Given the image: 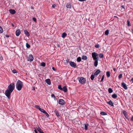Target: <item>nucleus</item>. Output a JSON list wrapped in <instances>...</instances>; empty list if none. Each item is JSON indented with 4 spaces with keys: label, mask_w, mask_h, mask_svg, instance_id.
I'll use <instances>...</instances> for the list:
<instances>
[{
    "label": "nucleus",
    "mask_w": 133,
    "mask_h": 133,
    "mask_svg": "<svg viewBox=\"0 0 133 133\" xmlns=\"http://www.w3.org/2000/svg\"><path fill=\"white\" fill-rule=\"evenodd\" d=\"M98 54L96 52H94L92 54V56L93 60L99 59L98 57Z\"/></svg>",
    "instance_id": "nucleus-4"
},
{
    "label": "nucleus",
    "mask_w": 133,
    "mask_h": 133,
    "mask_svg": "<svg viewBox=\"0 0 133 133\" xmlns=\"http://www.w3.org/2000/svg\"><path fill=\"white\" fill-rule=\"evenodd\" d=\"M82 59L86 60L87 59V57L86 56L83 55L82 57Z\"/></svg>",
    "instance_id": "nucleus-22"
},
{
    "label": "nucleus",
    "mask_w": 133,
    "mask_h": 133,
    "mask_svg": "<svg viewBox=\"0 0 133 133\" xmlns=\"http://www.w3.org/2000/svg\"><path fill=\"white\" fill-rule=\"evenodd\" d=\"M100 76H99L98 77V79H100Z\"/></svg>",
    "instance_id": "nucleus-55"
},
{
    "label": "nucleus",
    "mask_w": 133,
    "mask_h": 133,
    "mask_svg": "<svg viewBox=\"0 0 133 133\" xmlns=\"http://www.w3.org/2000/svg\"><path fill=\"white\" fill-rule=\"evenodd\" d=\"M34 59L33 57L31 54L29 55V56L27 58L28 60L29 61L31 62Z\"/></svg>",
    "instance_id": "nucleus-6"
},
{
    "label": "nucleus",
    "mask_w": 133,
    "mask_h": 133,
    "mask_svg": "<svg viewBox=\"0 0 133 133\" xmlns=\"http://www.w3.org/2000/svg\"><path fill=\"white\" fill-rule=\"evenodd\" d=\"M107 103L109 105H111L112 106L114 107V105L112 101L111 100H110V101L107 102Z\"/></svg>",
    "instance_id": "nucleus-16"
},
{
    "label": "nucleus",
    "mask_w": 133,
    "mask_h": 133,
    "mask_svg": "<svg viewBox=\"0 0 133 133\" xmlns=\"http://www.w3.org/2000/svg\"><path fill=\"white\" fill-rule=\"evenodd\" d=\"M51 97L52 98H55V95L54 94H52L51 95Z\"/></svg>",
    "instance_id": "nucleus-45"
},
{
    "label": "nucleus",
    "mask_w": 133,
    "mask_h": 133,
    "mask_svg": "<svg viewBox=\"0 0 133 133\" xmlns=\"http://www.w3.org/2000/svg\"><path fill=\"white\" fill-rule=\"evenodd\" d=\"M94 76H95L94 75H91V76L90 77V78H91V80L92 81H93L94 79L95 78Z\"/></svg>",
    "instance_id": "nucleus-28"
},
{
    "label": "nucleus",
    "mask_w": 133,
    "mask_h": 133,
    "mask_svg": "<svg viewBox=\"0 0 133 133\" xmlns=\"http://www.w3.org/2000/svg\"><path fill=\"white\" fill-rule=\"evenodd\" d=\"M95 62H94V64L95 66L96 67L98 64V61L99 60V59L94 60Z\"/></svg>",
    "instance_id": "nucleus-17"
},
{
    "label": "nucleus",
    "mask_w": 133,
    "mask_h": 133,
    "mask_svg": "<svg viewBox=\"0 0 133 133\" xmlns=\"http://www.w3.org/2000/svg\"><path fill=\"white\" fill-rule=\"evenodd\" d=\"M52 6L53 8H54L56 6V5L55 4H54L52 5Z\"/></svg>",
    "instance_id": "nucleus-46"
},
{
    "label": "nucleus",
    "mask_w": 133,
    "mask_h": 133,
    "mask_svg": "<svg viewBox=\"0 0 133 133\" xmlns=\"http://www.w3.org/2000/svg\"><path fill=\"white\" fill-rule=\"evenodd\" d=\"M12 25L13 27H14V24H12Z\"/></svg>",
    "instance_id": "nucleus-60"
},
{
    "label": "nucleus",
    "mask_w": 133,
    "mask_h": 133,
    "mask_svg": "<svg viewBox=\"0 0 133 133\" xmlns=\"http://www.w3.org/2000/svg\"><path fill=\"white\" fill-rule=\"evenodd\" d=\"M44 114H45V115L47 116V117H48L49 116V115L46 111L44 113Z\"/></svg>",
    "instance_id": "nucleus-41"
},
{
    "label": "nucleus",
    "mask_w": 133,
    "mask_h": 133,
    "mask_svg": "<svg viewBox=\"0 0 133 133\" xmlns=\"http://www.w3.org/2000/svg\"><path fill=\"white\" fill-rule=\"evenodd\" d=\"M52 69L54 71H55L56 70L55 69L54 67H52Z\"/></svg>",
    "instance_id": "nucleus-49"
},
{
    "label": "nucleus",
    "mask_w": 133,
    "mask_h": 133,
    "mask_svg": "<svg viewBox=\"0 0 133 133\" xmlns=\"http://www.w3.org/2000/svg\"><path fill=\"white\" fill-rule=\"evenodd\" d=\"M26 46L27 48H29L30 47V46L28 43H26Z\"/></svg>",
    "instance_id": "nucleus-37"
},
{
    "label": "nucleus",
    "mask_w": 133,
    "mask_h": 133,
    "mask_svg": "<svg viewBox=\"0 0 133 133\" xmlns=\"http://www.w3.org/2000/svg\"><path fill=\"white\" fill-rule=\"evenodd\" d=\"M131 81L132 82H133V78H132L131 80Z\"/></svg>",
    "instance_id": "nucleus-56"
},
{
    "label": "nucleus",
    "mask_w": 133,
    "mask_h": 133,
    "mask_svg": "<svg viewBox=\"0 0 133 133\" xmlns=\"http://www.w3.org/2000/svg\"><path fill=\"white\" fill-rule=\"evenodd\" d=\"M121 7H122V8H123V9H125V7H124V5H122L121 6Z\"/></svg>",
    "instance_id": "nucleus-51"
},
{
    "label": "nucleus",
    "mask_w": 133,
    "mask_h": 133,
    "mask_svg": "<svg viewBox=\"0 0 133 133\" xmlns=\"http://www.w3.org/2000/svg\"><path fill=\"white\" fill-rule=\"evenodd\" d=\"M131 121H133V116H132L131 117Z\"/></svg>",
    "instance_id": "nucleus-50"
},
{
    "label": "nucleus",
    "mask_w": 133,
    "mask_h": 133,
    "mask_svg": "<svg viewBox=\"0 0 133 133\" xmlns=\"http://www.w3.org/2000/svg\"><path fill=\"white\" fill-rule=\"evenodd\" d=\"M100 72L101 71L99 70H97L94 73V75L95 76H97Z\"/></svg>",
    "instance_id": "nucleus-15"
},
{
    "label": "nucleus",
    "mask_w": 133,
    "mask_h": 133,
    "mask_svg": "<svg viewBox=\"0 0 133 133\" xmlns=\"http://www.w3.org/2000/svg\"><path fill=\"white\" fill-rule=\"evenodd\" d=\"M104 78V75H103L102 76V78H101V81L100 82H102Z\"/></svg>",
    "instance_id": "nucleus-43"
},
{
    "label": "nucleus",
    "mask_w": 133,
    "mask_h": 133,
    "mask_svg": "<svg viewBox=\"0 0 133 133\" xmlns=\"http://www.w3.org/2000/svg\"><path fill=\"white\" fill-rule=\"evenodd\" d=\"M39 110L41 112H42L44 113H45V112L46 111L44 109L41 108V109H40Z\"/></svg>",
    "instance_id": "nucleus-31"
},
{
    "label": "nucleus",
    "mask_w": 133,
    "mask_h": 133,
    "mask_svg": "<svg viewBox=\"0 0 133 133\" xmlns=\"http://www.w3.org/2000/svg\"><path fill=\"white\" fill-rule=\"evenodd\" d=\"M67 36V34L65 32H64L62 33V37L63 38H64L65 37Z\"/></svg>",
    "instance_id": "nucleus-20"
},
{
    "label": "nucleus",
    "mask_w": 133,
    "mask_h": 133,
    "mask_svg": "<svg viewBox=\"0 0 133 133\" xmlns=\"http://www.w3.org/2000/svg\"><path fill=\"white\" fill-rule=\"evenodd\" d=\"M95 47L97 48H98L99 47V45L98 44H97L95 45Z\"/></svg>",
    "instance_id": "nucleus-38"
},
{
    "label": "nucleus",
    "mask_w": 133,
    "mask_h": 133,
    "mask_svg": "<svg viewBox=\"0 0 133 133\" xmlns=\"http://www.w3.org/2000/svg\"><path fill=\"white\" fill-rule=\"evenodd\" d=\"M109 33V31L108 30H107L105 31V35H108Z\"/></svg>",
    "instance_id": "nucleus-32"
},
{
    "label": "nucleus",
    "mask_w": 133,
    "mask_h": 133,
    "mask_svg": "<svg viewBox=\"0 0 133 133\" xmlns=\"http://www.w3.org/2000/svg\"><path fill=\"white\" fill-rule=\"evenodd\" d=\"M34 131H35V132L36 133H38V132H37V130L36 129H35V130H34Z\"/></svg>",
    "instance_id": "nucleus-48"
},
{
    "label": "nucleus",
    "mask_w": 133,
    "mask_h": 133,
    "mask_svg": "<svg viewBox=\"0 0 133 133\" xmlns=\"http://www.w3.org/2000/svg\"><path fill=\"white\" fill-rule=\"evenodd\" d=\"M132 33L133 34V30H132Z\"/></svg>",
    "instance_id": "nucleus-62"
},
{
    "label": "nucleus",
    "mask_w": 133,
    "mask_h": 133,
    "mask_svg": "<svg viewBox=\"0 0 133 133\" xmlns=\"http://www.w3.org/2000/svg\"><path fill=\"white\" fill-rule=\"evenodd\" d=\"M58 88L61 90L62 89V88L61 86V85H58Z\"/></svg>",
    "instance_id": "nucleus-40"
},
{
    "label": "nucleus",
    "mask_w": 133,
    "mask_h": 133,
    "mask_svg": "<svg viewBox=\"0 0 133 133\" xmlns=\"http://www.w3.org/2000/svg\"><path fill=\"white\" fill-rule=\"evenodd\" d=\"M100 114L103 115H107L106 113L104 112H101L100 113Z\"/></svg>",
    "instance_id": "nucleus-27"
},
{
    "label": "nucleus",
    "mask_w": 133,
    "mask_h": 133,
    "mask_svg": "<svg viewBox=\"0 0 133 133\" xmlns=\"http://www.w3.org/2000/svg\"><path fill=\"white\" fill-rule=\"evenodd\" d=\"M66 61L67 62H69V60H66Z\"/></svg>",
    "instance_id": "nucleus-61"
},
{
    "label": "nucleus",
    "mask_w": 133,
    "mask_h": 133,
    "mask_svg": "<svg viewBox=\"0 0 133 133\" xmlns=\"http://www.w3.org/2000/svg\"><path fill=\"white\" fill-rule=\"evenodd\" d=\"M35 108H36L37 109H38L39 110L40 109H41V108H40V107L38 105H35Z\"/></svg>",
    "instance_id": "nucleus-35"
},
{
    "label": "nucleus",
    "mask_w": 133,
    "mask_h": 133,
    "mask_svg": "<svg viewBox=\"0 0 133 133\" xmlns=\"http://www.w3.org/2000/svg\"><path fill=\"white\" fill-rule=\"evenodd\" d=\"M127 23L128 26H130L131 25L130 23V22L129 20H127Z\"/></svg>",
    "instance_id": "nucleus-36"
},
{
    "label": "nucleus",
    "mask_w": 133,
    "mask_h": 133,
    "mask_svg": "<svg viewBox=\"0 0 133 133\" xmlns=\"http://www.w3.org/2000/svg\"><path fill=\"white\" fill-rule=\"evenodd\" d=\"M123 114L125 117L127 119H128V114H127L126 112L125 111H123Z\"/></svg>",
    "instance_id": "nucleus-11"
},
{
    "label": "nucleus",
    "mask_w": 133,
    "mask_h": 133,
    "mask_svg": "<svg viewBox=\"0 0 133 133\" xmlns=\"http://www.w3.org/2000/svg\"><path fill=\"white\" fill-rule=\"evenodd\" d=\"M3 59V57L2 56L0 55V60H2Z\"/></svg>",
    "instance_id": "nucleus-47"
},
{
    "label": "nucleus",
    "mask_w": 133,
    "mask_h": 133,
    "mask_svg": "<svg viewBox=\"0 0 133 133\" xmlns=\"http://www.w3.org/2000/svg\"><path fill=\"white\" fill-rule=\"evenodd\" d=\"M21 33V31L20 30L18 29L16 32V34L17 36H19Z\"/></svg>",
    "instance_id": "nucleus-9"
},
{
    "label": "nucleus",
    "mask_w": 133,
    "mask_h": 133,
    "mask_svg": "<svg viewBox=\"0 0 133 133\" xmlns=\"http://www.w3.org/2000/svg\"><path fill=\"white\" fill-rule=\"evenodd\" d=\"M112 97L114 98H115L117 97V95L116 94H114L112 95Z\"/></svg>",
    "instance_id": "nucleus-24"
},
{
    "label": "nucleus",
    "mask_w": 133,
    "mask_h": 133,
    "mask_svg": "<svg viewBox=\"0 0 133 133\" xmlns=\"http://www.w3.org/2000/svg\"><path fill=\"white\" fill-rule=\"evenodd\" d=\"M78 79L79 82L82 84H84L86 83V80L85 78L83 77H78Z\"/></svg>",
    "instance_id": "nucleus-3"
},
{
    "label": "nucleus",
    "mask_w": 133,
    "mask_h": 133,
    "mask_svg": "<svg viewBox=\"0 0 133 133\" xmlns=\"http://www.w3.org/2000/svg\"><path fill=\"white\" fill-rule=\"evenodd\" d=\"M24 34L27 37H29V36L30 34L29 33L27 30H24Z\"/></svg>",
    "instance_id": "nucleus-13"
},
{
    "label": "nucleus",
    "mask_w": 133,
    "mask_h": 133,
    "mask_svg": "<svg viewBox=\"0 0 133 133\" xmlns=\"http://www.w3.org/2000/svg\"><path fill=\"white\" fill-rule=\"evenodd\" d=\"M16 87L18 91L21 90L23 86V82L20 80H18L16 84Z\"/></svg>",
    "instance_id": "nucleus-2"
},
{
    "label": "nucleus",
    "mask_w": 133,
    "mask_h": 133,
    "mask_svg": "<svg viewBox=\"0 0 133 133\" xmlns=\"http://www.w3.org/2000/svg\"><path fill=\"white\" fill-rule=\"evenodd\" d=\"M40 65L44 67L45 66V63L44 62H42Z\"/></svg>",
    "instance_id": "nucleus-29"
},
{
    "label": "nucleus",
    "mask_w": 133,
    "mask_h": 133,
    "mask_svg": "<svg viewBox=\"0 0 133 133\" xmlns=\"http://www.w3.org/2000/svg\"><path fill=\"white\" fill-rule=\"evenodd\" d=\"M32 19L35 22H36V19L35 17H33Z\"/></svg>",
    "instance_id": "nucleus-44"
},
{
    "label": "nucleus",
    "mask_w": 133,
    "mask_h": 133,
    "mask_svg": "<svg viewBox=\"0 0 133 133\" xmlns=\"http://www.w3.org/2000/svg\"><path fill=\"white\" fill-rule=\"evenodd\" d=\"M81 58L80 57H78L77 59V61L78 62H79L81 61Z\"/></svg>",
    "instance_id": "nucleus-26"
},
{
    "label": "nucleus",
    "mask_w": 133,
    "mask_h": 133,
    "mask_svg": "<svg viewBox=\"0 0 133 133\" xmlns=\"http://www.w3.org/2000/svg\"><path fill=\"white\" fill-rule=\"evenodd\" d=\"M70 65L71 66L74 68H75L76 67V64L74 62L70 61L69 62Z\"/></svg>",
    "instance_id": "nucleus-7"
},
{
    "label": "nucleus",
    "mask_w": 133,
    "mask_h": 133,
    "mask_svg": "<svg viewBox=\"0 0 133 133\" xmlns=\"http://www.w3.org/2000/svg\"><path fill=\"white\" fill-rule=\"evenodd\" d=\"M37 129L38 131L40 133H44L39 127H38Z\"/></svg>",
    "instance_id": "nucleus-23"
},
{
    "label": "nucleus",
    "mask_w": 133,
    "mask_h": 133,
    "mask_svg": "<svg viewBox=\"0 0 133 133\" xmlns=\"http://www.w3.org/2000/svg\"><path fill=\"white\" fill-rule=\"evenodd\" d=\"M3 30L1 26H0V34L2 33L3 32Z\"/></svg>",
    "instance_id": "nucleus-39"
},
{
    "label": "nucleus",
    "mask_w": 133,
    "mask_h": 133,
    "mask_svg": "<svg viewBox=\"0 0 133 133\" xmlns=\"http://www.w3.org/2000/svg\"><path fill=\"white\" fill-rule=\"evenodd\" d=\"M35 90V87H33V90Z\"/></svg>",
    "instance_id": "nucleus-58"
},
{
    "label": "nucleus",
    "mask_w": 133,
    "mask_h": 133,
    "mask_svg": "<svg viewBox=\"0 0 133 133\" xmlns=\"http://www.w3.org/2000/svg\"><path fill=\"white\" fill-rule=\"evenodd\" d=\"M114 17H116L118 19V18L117 16H115Z\"/></svg>",
    "instance_id": "nucleus-59"
},
{
    "label": "nucleus",
    "mask_w": 133,
    "mask_h": 133,
    "mask_svg": "<svg viewBox=\"0 0 133 133\" xmlns=\"http://www.w3.org/2000/svg\"><path fill=\"white\" fill-rule=\"evenodd\" d=\"M45 82L47 83L48 84L50 85L51 84L50 80L49 79H46L45 80Z\"/></svg>",
    "instance_id": "nucleus-12"
},
{
    "label": "nucleus",
    "mask_w": 133,
    "mask_h": 133,
    "mask_svg": "<svg viewBox=\"0 0 133 133\" xmlns=\"http://www.w3.org/2000/svg\"><path fill=\"white\" fill-rule=\"evenodd\" d=\"M54 112L55 113L57 117L59 116V114L58 111L56 109H55Z\"/></svg>",
    "instance_id": "nucleus-14"
},
{
    "label": "nucleus",
    "mask_w": 133,
    "mask_h": 133,
    "mask_svg": "<svg viewBox=\"0 0 133 133\" xmlns=\"http://www.w3.org/2000/svg\"><path fill=\"white\" fill-rule=\"evenodd\" d=\"M89 125L88 124H84V129L85 130H87L88 129V127Z\"/></svg>",
    "instance_id": "nucleus-21"
},
{
    "label": "nucleus",
    "mask_w": 133,
    "mask_h": 133,
    "mask_svg": "<svg viewBox=\"0 0 133 133\" xmlns=\"http://www.w3.org/2000/svg\"><path fill=\"white\" fill-rule=\"evenodd\" d=\"M123 74H120L118 76V78L119 79H120L122 77Z\"/></svg>",
    "instance_id": "nucleus-33"
},
{
    "label": "nucleus",
    "mask_w": 133,
    "mask_h": 133,
    "mask_svg": "<svg viewBox=\"0 0 133 133\" xmlns=\"http://www.w3.org/2000/svg\"><path fill=\"white\" fill-rule=\"evenodd\" d=\"M5 36L7 37H9V36L8 35H6Z\"/></svg>",
    "instance_id": "nucleus-53"
},
{
    "label": "nucleus",
    "mask_w": 133,
    "mask_h": 133,
    "mask_svg": "<svg viewBox=\"0 0 133 133\" xmlns=\"http://www.w3.org/2000/svg\"><path fill=\"white\" fill-rule=\"evenodd\" d=\"M9 11V12L12 15H14L16 13L15 10L14 9H10Z\"/></svg>",
    "instance_id": "nucleus-10"
},
{
    "label": "nucleus",
    "mask_w": 133,
    "mask_h": 133,
    "mask_svg": "<svg viewBox=\"0 0 133 133\" xmlns=\"http://www.w3.org/2000/svg\"><path fill=\"white\" fill-rule=\"evenodd\" d=\"M66 7L69 8H71V5L70 4L68 3L66 4Z\"/></svg>",
    "instance_id": "nucleus-19"
},
{
    "label": "nucleus",
    "mask_w": 133,
    "mask_h": 133,
    "mask_svg": "<svg viewBox=\"0 0 133 133\" xmlns=\"http://www.w3.org/2000/svg\"><path fill=\"white\" fill-rule=\"evenodd\" d=\"M61 90L63 91L64 92H66L67 91V89L66 86H64L62 88Z\"/></svg>",
    "instance_id": "nucleus-18"
},
{
    "label": "nucleus",
    "mask_w": 133,
    "mask_h": 133,
    "mask_svg": "<svg viewBox=\"0 0 133 133\" xmlns=\"http://www.w3.org/2000/svg\"><path fill=\"white\" fill-rule=\"evenodd\" d=\"M114 71H116V69L115 68H114L113 69Z\"/></svg>",
    "instance_id": "nucleus-54"
},
{
    "label": "nucleus",
    "mask_w": 133,
    "mask_h": 133,
    "mask_svg": "<svg viewBox=\"0 0 133 133\" xmlns=\"http://www.w3.org/2000/svg\"><path fill=\"white\" fill-rule=\"evenodd\" d=\"M57 46L58 47H60V46L59 45V44H57Z\"/></svg>",
    "instance_id": "nucleus-57"
},
{
    "label": "nucleus",
    "mask_w": 133,
    "mask_h": 133,
    "mask_svg": "<svg viewBox=\"0 0 133 133\" xmlns=\"http://www.w3.org/2000/svg\"><path fill=\"white\" fill-rule=\"evenodd\" d=\"M78 0L81 2H83V1H86L87 0Z\"/></svg>",
    "instance_id": "nucleus-52"
},
{
    "label": "nucleus",
    "mask_w": 133,
    "mask_h": 133,
    "mask_svg": "<svg viewBox=\"0 0 133 133\" xmlns=\"http://www.w3.org/2000/svg\"><path fill=\"white\" fill-rule=\"evenodd\" d=\"M122 86L125 90H127L128 89V87L127 86L126 84L124 82H122Z\"/></svg>",
    "instance_id": "nucleus-8"
},
{
    "label": "nucleus",
    "mask_w": 133,
    "mask_h": 133,
    "mask_svg": "<svg viewBox=\"0 0 133 133\" xmlns=\"http://www.w3.org/2000/svg\"><path fill=\"white\" fill-rule=\"evenodd\" d=\"M108 91L110 93H111L113 91L112 89L111 88H109L108 89Z\"/></svg>",
    "instance_id": "nucleus-30"
},
{
    "label": "nucleus",
    "mask_w": 133,
    "mask_h": 133,
    "mask_svg": "<svg viewBox=\"0 0 133 133\" xmlns=\"http://www.w3.org/2000/svg\"><path fill=\"white\" fill-rule=\"evenodd\" d=\"M106 75L107 76V77H109L110 76V72L109 71H107L106 72Z\"/></svg>",
    "instance_id": "nucleus-25"
},
{
    "label": "nucleus",
    "mask_w": 133,
    "mask_h": 133,
    "mask_svg": "<svg viewBox=\"0 0 133 133\" xmlns=\"http://www.w3.org/2000/svg\"><path fill=\"white\" fill-rule=\"evenodd\" d=\"M15 88V84L12 83L10 84L8 86L7 89L5 91V94L7 98L9 99L10 98V95Z\"/></svg>",
    "instance_id": "nucleus-1"
},
{
    "label": "nucleus",
    "mask_w": 133,
    "mask_h": 133,
    "mask_svg": "<svg viewBox=\"0 0 133 133\" xmlns=\"http://www.w3.org/2000/svg\"><path fill=\"white\" fill-rule=\"evenodd\" d=\"M99 56L100 58H103L104 57V55L102 54H100L99 55Z\"/></svg>",
    "instance_id": "nucleus-34"
},
{
    "label": "nucleus",
    "mask_w": 133,
    "mask_h": 133,
    "mask_svg": "<svg viewBox=\"0 0 133 133\" xmlns=\"http://www.w3.org/2000/svg\"><path fill=\"white\" fill-rule=\"evenodd\" d=\"M12 72L13 73L15 74L17 72L16 70L14 69L12 71Z\"/></svg>",
    "instance_id": "nucleus-42"
},
{
    "label": "nucleus",
    "mask_w": 133,
    "mask_h": 133,
    "mask_svg": "<svg viewBox=\"0 0 133 133\" xmlns=\"http://www.w3.org/2000/svg\"><path fill=\"white\" fill-rule=\"evenodd\" d=\"M65 102L64 101L63 99H60L58 102V104L62 105H64L65 104Z\"/></svg>",
    "instance_id": "nucleus-5"
}]
</instances>
